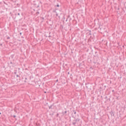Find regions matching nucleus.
Segmentation results:
<instances>
[{"instance_id":"f257e3e1","label":"nucleus","mask_w":126,"mask_h":126,"mask_svg":"<svg viewBox=\"0 0 126 126\" xmlns=\"http://www.w3.org/2000/svg\"><path fill=\"white\" fill-rule=\"evenodd\" d=\"M73 119H74V120H73L72 121V126H75L76 124L78 125V124L80 122V118L79 117H75L73 118Z\"/></svg>"},{"instance_id":"f03ea898","label":"nucleus","mask_w":126,"mask_h":126,"mask_svg":"<svg viewBox=\"0 0 126 126\" xmlns=\"http://www.w3.org/2000/svg\"><path fill=\"white\" fill-rule=\"evenodd\" d=\"M98 28L99 29V32L101 33V34H103V33L104 32H107V31H106V28L105 27H103V26L99 25Z\"/></svg>"},{"instance_id":"7ed1b4c3","label":"nucleus","mask_w":126,"mask_h":126,"mask_svg":"<svg viewBox=\"0 0 126 126\" xmlns=\"http://www.w3.org/2000/svg\"><path fill=\"white\" fill-rule=\"evenodd\" d=\"M72 118H78L79 117V114H76V111L75 110H73L71 113Z\"/></svg>"},{"instance_id":"20e7f679","label":"nucleus","mask_w":126,"mask_h":126,"mask_svg":"<svg viewBox=\"0 0 126 126\" xmlns=\"http://www.w3.org/2000/svg\"><path fill=\"white\" fill-rule=\"evenodd\" d=\"M85 86L88 90H91V88H92V84H90V83H86Z\"/></svg>"},{"instance_id":"39448f33","label":"nucleus","mask_w":126,"mask_h":126,"mask_svg":"<svg viewBox=\"0 0 126 126\" xmlns=\"http://www.w3.org/2000/svg\"><path fill=\"white\" fill-rule=\"evenodd\" d=\"M25 79H26V75H23L21 77V81H22V82H23L24 83L27 82V81L25 80Z\"/></svg>"},{"instance_id":"423d86ee","label":"nucleus","mask_w":126,"mask_h":126,"mask_svg":"<svg viewBox=\"0 0 126 126\" xmlns=\"http://www.w3.org/2000/svg\"><path fill=\"white\" fill-rule=\"evenodd\" d=\"M16 76L17 77V81H18L19 82H20V81L21 80V77H20V75H19L18 74H16Z\"/></svg>"},{"instance_id":"0eeeda50","label":"nucleus","mask_w":126,"mask_h":126,"mask_svg":"<svg viewBox=\"0 0 126 126\" xmlns=\"http://www.w3.org/2000/svg\"><path fill=\"white\" fill-rule=\"evenodd\" d=\"M14 61V60H13V62H12L11 61H10V64L11 66H12L13 67H14V66H15V63L13 62Z\"/></svg>"},{"instance_id":"6e6552de","label":"nucleus","mask_w":126,"mask_h":126,"mask_svg":"<svg viewBox=\"0 0 126 126\" xmlns=\"http://www.w3.org/2000/svg\"><path fill=\"white\" fill-rule=\"evenodd\" d=\"M49 110H52L53 109H55V105H54V104H51L50 106H48Z\"/></svg>"},{"instance_id":"1a4fd4ad","label":"nucleus","mask_w":126,"mask_h":126,"mask_svg":"<svg viewBox=\"0 0 126 126\" xmlns=\"http://www.w3.org/2000/svg\"><path fill=\"white\" fill-rule=\"evenodd\" d=\"M67 112H69V111H67V110H65V111H62V114H63V116H67V114H66V113H67Z\"/></svg>"},{"instance_id":"9d476101","label":"nucleus","mask_w":126,"mask_h":126,"mask_svg":"<svg viewBox=\"0 0 126 126\" xmlns=\"http://www.w3.org/2000/svg\"><path fill=\"white\" fill-rule=\"evenodd\" d=\"M41 82H40V81H38V82H35V85L36 86H39V87H40V86H41Z\"/></svg>"},{"instance_id":"9b49d317","label":"nucleus","mask_w":126,"mask_h":126,"mask_svg":"<svg viewBox=\"0 0 126 126\" xmlns=\"http://www.w3.org/2000/svg\"><path fill=\"white\" fill-rule=\"evenodd\" d=\"M70 25H71V24H69V25H67V26L65 27L64 28V30H65L66 31H67V30H68V29H69V26H70Z\"/></svg>"},{"instance_id":"f8f14e48","label":"nucleus","mask_w":126,"mask_h":126,"mask_svg":"<svg viewBox=\"0 0 126 126\" xmlns=\"http://www.w3.org/2000/svg\"><path fill=\"white\" fill-rule=\"evenodd\" d=\"M51 112L52 113L50 114V116H54L56 114V110H51Z\"/></svg>"},{"instance_id":"ddd939ff","label":"nucleus","mask_w":126,"mask_h":126,"mask_svg":"<svg viewBox=\"0 0 126 126\" xmlns=\"http://www.w3.org/2000/svg\"><path fill=\"white\" fill-rule=\"evenodd\" d=\"M87 31L88 32L87 34H88V36H89V35H92V33H91V31L89 30H87Z\"/></svg>"},{"instance_id":"4468645a","label":"nucleus","mask_w":126,"mask_h":126,"mask_svg":"<svg viewBox=\"0 0 126 126\" xmlns=\"http://www.w3.org/2000/svg\"><path fill=\"white\" fill-rule=\"evenodd\" d=\"M109 113L111 117H115V113H114V112H113V111H110Z\"/></svg>"},{"instance_id":"2eb2a0df","label":"nucleus","mask_w":126,"mask_h":126,"mask_svg":"<svg viewBox=\"0 0 126 126\" xmlns=\"http://www.w3.org/2000/svg\"><path fill=\"white\" fill-rule=\"evenodd\" d=\"M34 5L35 7H36V8H38V7H39V6H40V5L39 4V3H34Z\"/></svg>"},{"instance_id":"dca6fc26","label":"nucleus","mask_w":126,"mask_h":126,"mask_svg":"<svg viewBox=\"0 0 126 126\" xmlns=\"http://www.w3.org/2000/svg\"><path fill=\"white\" fill-rule=\"evenodd\" d=\"M16 17H18V18H20V13H15Z\"/></svg>"},{"instance_id":"f3484780","label":"nucleus","mask_w":126,"mask_h":126,"mask_svg":"<svg viewBox=\"0 0 126 126\" xmlns=\"http://www.w3.org/2000/svg\"><path fill=\"white\" fill-rule=\"evenodd\" d=\"M61 82L62 84H65V81H64V79H62Z\"/></svg>"},{"instance_id":"a211bd4d","label":"nucleus","mask_w":126,"mask_h":126,"mask_svg":"<svg viewBox=\"0 0 126 126\" xmlns=\"http://www.w3.org/2000/svg\"><path fill=\"white\" fill-rule=\"evenodd\" d=\"M92 36H90V38H91L89 39V41H93L94 42V38H93V37H92Z\"/></svg>"},{"instance_id":"6ab92c4d","label":"nucleus","mask_w":126,"mask_h":126,"mask_svg":"<svg viewBox=\"0 0 126 126\" xmlns=\"http://www.w3.org/2000/svg\"><path fill=\"white\" fill-rule=\"evenodd\" d=\"M50 34H51V32H49V35H47V34H45L44 36L46 37L47 38V37H48V38H50L51 37V35H50Z\"/></svg>"},{"instance_id":"aec40b11","label":"nucleus","mask_w":126,"mask_h":126,"mask_svg":"<svg viewBox=\"0 0 126 126\" xmlns=\"http://www.w3.org/2000/svg\"><path fill=\"white\" fill-rule=\"evenodd\" d=\"M60 29H61V30H63V25H60Z\"/></svg>"},{"instance_id":"412c9836","label":"nucleus","mask_w":126,"mask_h":126,"mask_svg":"<svg viewBox=\"0 0 126 126\" xmlns=\"http://www.w3.org/2000/svg\"><path fill=\"white\" fill-rule=\"evenodd\" d=\"M29 77H28V76H26V78L25 79V80H26L27 81V82H28V78Z\"/></svg>"},{"instance_id":"4be33fe9","label":"nucleus","mask_w":126,"mask_h":126,"mask_svg":"<svg viewBox=\"0 0 126 126\" xmlns=\"http://www.w3.org/2000/svg\"><path fill=\"white\" fill-rule=\"evenodd\" d=\"M10 57L11 59H13V58H14V55H11Z\"/></svg>"},{"instance_id":"5701e85b","label":"nucleus","mask_w":126,"mask_h":126,"mask_svg":"<svg viewBox=\"0 0 126 126\" xmlns=\"http://www.w3.org/2000/svg\"><path fill=\"white\" fill-rule=\"evenodd\" d=\"M88 60H89V61L90 60L89 63H92V60L90 59H89Z\"/></svg>"},{"instance_id":"b1692460","label":"nucleus","mask_w":126,"mask_h":126,"mask_svg":"<svg viewBox=\"0 0 126 126\" xmlns=\"http://www.w3.org/2000/svg\"><path fill=\"white\" fill-rule=\"evenodd\" d=\"M55 6H57V7H60V5L57 4Z\"/></svg>"},{"instance_id":"393cba45","label":"nucleus","mask_w":126,"mask_h":126,"mask_svg":"<svg viewBox=\"0 0 126 126\" xmlns=\"http://www.w3.org/2000/svg\"><path fill=\"white\" fill-rule=\"evenodd\" d=\"M124 6H125V8H126V2H125L124 3Z\"/></svg>"},{"instance_id":"a878e982","label":"nucleus","mask_w":126,"mask_h":126,"mask_svg":"<svg viewBox=\"0 0 126 126\" xmlns=\"http://www.w3.org/2000/svg\"><path fill=\"white\" fill-rule=\"evenodd\" d=\"M9 15L12 17L13 15H12V13L11 12H10Z\"/></svg>"},{"instance_id":"bb28decb","label":"nucleus","mask_w":126,"mask_h":126,"mask_svg":"<svg viewBox=\"0 0 126 126\" xmlns=\"http://www.w3.org/2000/svg\"><path fill=\"white\" fill-rule=\"evenodd\" d=\"M59 113H57L56 115V117H57V118L59 117Z\"/></svg>"},{"instance_id":"cd10ccee","label":"nucleus","mask_w":126,"mask_h":126,"mask_svg":"<svg viewBox=\"0 0 126 126\" xmlns=\"http://www.w3.org/2000/svg\"><path fill=\"white\" fill-rule=\"evenodd\" d=\"M63 117H64V119H65V120H67V117H66V116H63Z\"/></svg>"},{"instance_id":"c85d7f7f","label":"nucleus","mask_w":126,"mask_h":126,"mask_svg":"<svg viewBox=\"0 0 126 126\" xmlns=\"http://www.w3.org/2000/svg\"><path fill=\"white\" fill-rule=\"evenodd\" d=\"M36 15H38V14H40V12H36Z\"/></svg>"},{"instance_id":"c756f323","label":"nucleus","mask_w":126,"mask_h":126,"mask_svg":"<svg viewBox=\"0 0 126 126\" xmlns=\"http://www.w3.org/2000/svg\"><path fill=\"white\" fill-rule=\"evenodd\" d=\"M14 74H16V73H17V72H16V71H15V72H14Z\"/></svg>"},{"instance_id":"7c9ffc66","label":"nucleus","mask_w":126,"mask_h":126,"mask_svg":"<svg viewBox=\"0 0 126 126\" xmlns=\"http://www.w3.org/2000/svg\"><path fill=\"white\" fill-rule=\"evenodd\" d=\"M13 118H14L15 119V118H16V116H15V115H13Z\"/></svg>"},{"instance_id":"2f4dec72","label":"nucleus","mask_w":126,"mask_h":126,"mask_svg":"<svg viewBox=\"0 0 126 126\" xmlns=\"http://www.w3.org/2000/svg\"><path fill=\"white\" fill-rule=\"evenodd\" d=\"M71 20V18H69V21H70Z\"/></svg>"},{"instance_id":"473e14b6","label":"nucleus","mask_w":126,"mask_h":126,"mask_svg":"<svg viewBox=\"0 0 126 126\" xmlns=\"http://www.w3.org/2000/svg\"><path fill=\"white\" fill-rule=\"evenodd\" d=\"M7 39H10V37L9 36L7 37Z\"/></svg>"},{"instance_id":"72a5a7b5","label":"nucleus","mask_w":126,"mask_h":126,"mask_svg":"<svg viewBox=\"0 0 126 126\" xmlns=\"http://www.w3.org/2000/svg\"><path fill=\"white\" fill-rule=\"evenodd\" d=\"M0 46L1 47H2V43L0 44Z\"/></svg>"},{"instance_id":"f704fd0d","label":"nucleus","mask_w":126,"mask_h":126,"mask_svg":"<svg viewBox=\"0 0 126 126\" xmlns=\"http://www.w3.org/2000/svg\"><path fill=\"white\" fill-rule=\"evenodd\" d=\"M105 99H108V96H106Z\"/></svg>"},{"instance_id":"c9c22d12","label":"nucleus","mask_w":126,"mask_h":126,"mask_svg":"<svg viewBox=\"0 0 126 126\" xmlns=\"http://www.w3.org/2000/svg\"><path fill=\"white\" fill-rule=\"evenodd\" d=\"M68 18H69V17H68V18L66 19V20H65L66 22L67 21V19H68Z\"/></svg>"},{"instance_id":"e433bc0d","label":"nucleus","mask_w":126,"mask_h":126,"mask_svg":"<svg viewBox=\"0 0 126 126\" xmlns=\"http://www.w3.org/2000/svg\"><path fill=\"white\" fill-rule=\"evenodd\" d=\"M93 63H94V64H96V62H94Z\"/></svg>"},{"instance_id":"4c0bfd02","label":"nucleus","mask_w":126,"mask_h":126,"mask_svg":"<svg viewBox=\"0 0 126 126\" xmlns=\"http://www.w3.org/2000/svg\"><path fill=\"white\" fill-rule=\"evenodd\" d=\"M59 82V80L57 79L56 81V82Z\"/></svg>"},{"instance_id":"58836bf2","label":"nucleus","mask_w":126,"mask_h":126,"mask_svg":"<svg viewBox=\"0 0 126 126\" xmlns=\"http://www.w3.org/2000/svg\"><path fill=\"white\" fill-rule=\"evenodd\" d=\"M41 18L42 20H44V17H42Z\"/></svg>"},{"instance_id":"ea45409f","label":"nucleus","mask_w":126,"mask_h":126,"mask_svg":"<svg viewBox=\"0 0 126 126\" xmlns=\"http://www.w3.org/2000/svg\"><path fill=\"white\" fill-rule=\"evenodd\" d=\"M23 27H26V25H24Z\"/></svg>"},{"instance_id":"a19ab883","label":"nucleus","mask_w":126,"mask_h":126,"mask_svg":"<svg viewBox=\"0 0 126 126\" xmlns=\"http://www.w3.org/2000/svg\"><path fill=\"white\" fill-rule=\"evenodd\" d=\"M56 16H58V15H59V14L57 13V14H56Z\"/></svg>"},{"instance_id":"79ce46f5","label":"nucleus","mask_w":126,"mask_h":126,"mask_svg":"<svg viewBox=\"0 0 126 126\" xmlns=\"http://www.w3.org/2000/svg\"><path fill=\"white\" fill-rule=\"evenodd\" d=\"M67 74H68V75H69V74H70L69 72H67Z\"/></svg>"},{"instance_id":"37998d69","label":"nucleus","mask_w":126,"mask_h":126,"mask_svg":"<svg viewBox=\"0 0 126 126\" xmlns=\"http://www.w3.org/2000/svg\"><path fill=\"white\" fill-rule=\"evenodd\" d=\"M22 34V32H20V35H21Z\"/></svg>"},{"instance_id":"c03bdc74","label":"nucleus","mask_w":126,"mask_h":126,"mask_svg":"<svg viewBox=\"0 0 126 126\" xmlns=\"http://www.w3.org/2000/svg\"><path fill=\"white\" fill-rule=\"evenodd\" d=\"M81 65V64L80 63V64H79V66L80 67V65Z\"/></svg>"},{"instance_id":"a18cd8bd","label":"nucleus","mask_w":126,"mask_h":126,"mask_svg":"<svg viewBox=\"0 0 126 126\" xmlns=\"http://www.w3.org/2000/svg\"><path fill=\"white\" fill-rule=\"evenodd\" d=\"M116 99H117L118 100H119V97H117Z\"/></svg>"},{"instance_id":"49530a36","label":"nucleus","mask_w":126,"mask_h":126,"mask_svg":"<svg viewBox=\"0 0 126 126\" xmlns=\"http://www.w3.org/2000/svg\"><path fill=\"white\" fill-rule=\"evenodd\" d=\"M0 12H1V13H2V12H3V11H1Z\"/></svg>"},{"instance_id":"de8ad7c7","label":"nucleus","mask_w":126,"mask_h":126,"mask_svg":"<svg viewBox=\"0 0 126 126\" xmlns=\"http://www.w3.org/2000/svg\"><path fill=\"white\" fill-rule=\"evenodd\" d=\"M115 92V91H114V90H113V91H112V92Z\"/></svg>"},{"instance_id":"09e8293b","label":"nucleus","mask_w":126,"mask_h":126,"mask_svg":"<svg viewBox=\"0 0 126 126\" xmlns=\"http://www.w3.org/2000/svg\"><path fill=\"white\" fill-rule=\"evenodd\" d=\"M44 93H45V94L47 93V92H44Z\"/></svg>"},{"instance_id":"8fccbe9b","label":"nucleus","mask_w":126,"mask_h":126,"mask_svg":"<svg viewBox=\"0 0 126 126\" xmlns=\"http://www.w3.org/2000/svg\"><path fill=\"white\" fill-rule=\"evenodd\" d=\"M100 97H101V98H103V96H101Z\"/></svg>"},{"instance_id":"3c124183","label":"nucleus","mask_w":126,"mask_h":126,"mask_svg":"<svg viewBox=\"0 0 126 126\" xmlns=\"http://www.w3.org/2000/svg\"><path fill=\"white\" fill-rule=\"evenodd\" d=\"M0 115H1V112H0Z\"/></svg>"},{"instance_id":"603ef678","label":"nucleus","mask_w":126,"mask_h":126,"mask_svg":"<svg viewBox=\"0 0 126 126\" xmlns=\"http://www.w3.org/2000/svg\"><path fill=\"white\" fill-rule=\"evenodd\" d=\"M95 54H97V52H95Z\"/></svg>"},{"instance_id":"864d4df0","label":"nucleus","mask_w":126,"mask_h":126,"mask_svg":"<svg viewBox=\"0 0 126 126\" xmlns=\"http://www.w3.org/2000/svg\"><path fill=\"white\" fill-rule=\"evenodd\" d=\"M53 11H56V10H53Z\"/></svg>"},{"instance_id":"5fc2aeb1","label":"nucleus","mask_w":126,"mask_h":126,"mask_svg":"<svg viewBox=\"0 0 126 126\" xmlns=\"http://www.w3.org/2000/svg\"><path fill=\"white\" fill-rule=\"evenodd\" d=\"M117 11V12H119V11Z\"/></svg>"},{"instance_id":"6e6d98bb","label":"nucleus","mask_w":126,"mask_h":126,"mask_svg":"<svg viewBox=\"0 0 126 126\" xmlns=\"http://www.w3.org/2000/svg\"><path fill=\"white\" fill-rule=\"evenodd\" d=\"M63 18H64V16H63Z\"/></svg>"},{"instance_id":"4d7b16f0","label":"nucleus","mask_w":126,"mask_h":126,"mask_svg":"<svg viewBox=\"0 0 126 126\" xmlns=\"http://www.w3.org/2000/svg\"><path fill=\"white\" fill-rule=\"evenodd\" d=\"M71 75H72L71 74H70V76H71Z\"/></svg>"},{"instance_id":"13d9d810","label":"nucleus","mask_w":126,"mask_h":126,"mask_svg":"<svg viewBox=\"0 0 126 126\" xmlns=\"http://www.w3.org/2000/svg\"><path fill=\"white\" fill-rule=\"evenodd\" d=\"M65 110H66V108H64Z\"/></svg>"},{"instance_id":"bf43d9fd","label":"nucleus","mask_w":126,"mask_h":126,"mask_svg":"<svg viewBox=\"0 0 126 126\" xmlns=\"http://www.w3.org/2000/svg\"><path fill=\"white\" fill-rule=\"evenodd\" d=\"M33 10H34V11H35V10H34V9H33Z\"/></svg>"}]
</instances>
